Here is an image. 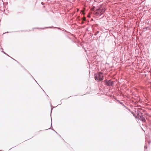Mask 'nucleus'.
<instances>
[{
    "instance_id": "obj_1",
    "label": "nucleus",
    "mask_w": 151,
    "mask_h": 151,
    "mask_svg": "<svg viewBox=\"0 0 151 151\" xmlns=\"http://www.w3.org/2000/svg\"><path fill=\"white\" fill-rule=\"evenodd\" d=\"M95 79L99 81H101L103 79V76L101 73H99L96 74L95 76Z\"/></svg>"
},
{
    "instance_id": "obj_2",
    "label": "nucleus",
    "mask_w": 151,
    "mask_h": 151,
    "mask_svg": "<svg viewBox=\"0 0 151 151\" xmlns=\"http://www.w3.org/2000/svg\"><path fill=\"white\" fill-rule=\"evenodd\" d=\"M96 11H97L94 13L95 14L99 15L100 14H101L105 12V9L102 7L100 6Z\"/></svg>"
},
{
    "instance_id": "obj_3",
    "label": "nucleus",
    "mask_w": 151,
    "mask_h": 151,
    "mask_svg": "<svg viewBox=\"0 0 151 151\" xmlns=\"http://www.w3.org/2000/svg\"><path fill=\"white\" fill-rule=\"evenodd\" d=\"M104 82L106 83V85L108 86H112L114 84L113 82L111 81V80L105 81Z\"/></svg>"
},
{
    "instance_id": "obj_4",
    "label": "nucleus",
    "mask_w": 151,
    "mask_h": 151,
    "mask_svg": "<svg viewBox=\"0 0 151 151\" xmlns=\"http://www.w3.org/2000/svg\"><path fill=\"white\" fill-rule=\"evenodd\" d=\"M86 18L85 17H83V20L86 21Z\"/></svg>"
},
{
    "instance_id": "obj_5",
    "label": "nucleus",
    "mask_w": 151,
    "mask_h": 151,
    "mask_svg": "<svg viewBox=\"0 0 151 151\" xmlns=\"http://www.w3.org/2000/svg\"><path fill=\"white\" fill-rule=\"evenodd\" d=\"M142 121H145V119L144 118H143V119H142Z\"/></svg>"
},
{
    "instance_id": "obj_6",
    "label": "nucleus",
    "mask_w": 151,
    "mask_h": 151,
    "mask_svg": "<svg viewBox=\"0 0 151 151\" xmlns=\"http://www.w3.org/2000/svg\"><path fill=\"white\" fill-rule=\"evenodd\" d=\"M88 17H90V15H88Z\"/></svg>"
},
{
    "instance_id": "obj_7",
    "label": "nucleus",
    "mask_w": 151,
    "mask_h": 151,
    "mask_svg": "<svg viewBox=\"0 0 151 151\" xmlns=\"http://www.w3.org/2000/svg\"><path fill=\"white\" fill-rule=\"evenodd\" d=\"M82 12H84V11L83 10H82Z\"/></svg>"
}]
</instances>
